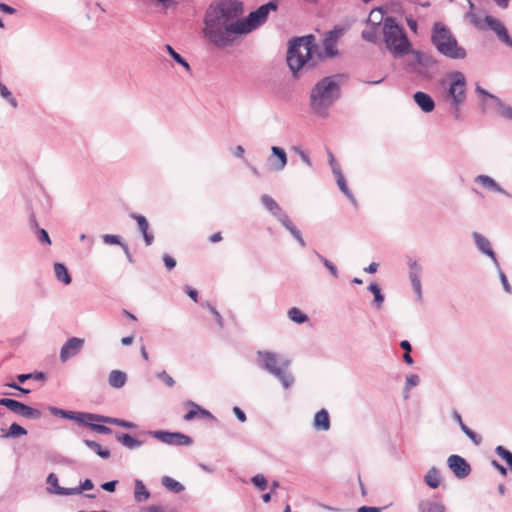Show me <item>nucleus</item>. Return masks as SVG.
Returning <instances> with one entry per match:
<instances>
[{
    "instance_id": "obj_1",
    "label": "nucleus",
    "mask_w": 512,
    "mask_h": 512,
    "mask_svg": "<svg viewBox=\"0 0 512 512\" xmlns=\"http://www.w3.org/2000/svg\"><path fill=\"white\" fill-rule=\"evenodd\" d=\"M277 5L269 2L242 18L244 5L239 0H214L204 14V36L217 47H227L240 35L248 34L267 19Z\"/></svg>"
},
{
    "instance_id": "obj_2",
    "label": "nucleus",
    "mask_w": 512,
    "mask_h": 512,
    "mask_svg": "<svg viewBox=\"0 0 512 512\" xmlns=\"http://www.w3.org/2000/svg\"><path fill=\"white\" fill-rule=\"evenodd\" d=\"M322 59L312 35L294 40L287 53V63L296 76L301 69L313 68Z\"/></svg>"
},
{
    "instance_id": "obj_3",
    "label": "nucleus",
    "mask_w": 512,
    "mask_h": 512,
    "mask_svg": "<svg viewBox=\"0 0 512 512\" xmlns=\"http://www.w3.org/2000/svg\"><path fill=\"white\" fill-rule=\"evenodd\" d=\"M431 42L436 50L447 58L459 60L467 55L465 48L459 45L451 30L442 22L434 23Z\"/></svg>"
},
{
    "instance_id": "obj_4",
    "label": "nucleus",
    "mask_w": 512,
    "mask_h": 512,
    "mask_svg": "<svg viewBox=\"0 0 512 512\" xmlns=\"http://www.w3.org/2000/svg\"><path fill=\"white\" fill-rule=\"evenodd\" d=\"M383 38L388 50L395 56L401 57L411 51V43L403 29L395 19L388 17L383 22Z\"/></svg>"
},
{
    "instance_id": "obj_5",
    "label": "nucleus",
    "mask_w": 512,
    "mask_h": 512,
    "mask_svg": "<svg viewBox=\"0 0 512 512\" xmlns=\"http://www.w3.org/2000/svg\"><path fill=\"white\" fill-rule=\"evenodd\" d=\"M340 87L333 76L319 81L311 91L310 101L313 110L322 114L339 97Z\"/></svg>"
},
{
    "instance_id": "obj_6",
    "label": "nucleus",
    "mask_w": 512,
    "mask_h": 512,
    "mask_svg": "<svg viewBox=\"0 0 512 512\" xmlns=\"http://www.w3.org/2000/svg\"><path fill=\"white\" fill-rule=\"evenodd\" d=\"M261 359L262 367L277 377L285 388H288L293 383L294 379L288 372L290 362L288 360L280 359L275 353L272 352H258Z\"/></svg>"
},
{
    "instance_id": "obj_7",
    "label": "nucleus",
    "mask_w": 512,
    "mask_h": 512,
    "mask_svg": "<svg viewBox=\"0 0 512 512\" xmlns=\"http://www.w3.org/2000/svg\"><path fill=\"white\" fill-rule=\"evenodd\" d=\"M0 405L5 406L15 414L28 419H39L42 416V413L38 409L27 406L14 399L1 398Z\"/></svg>"
},
{
    "instance_id": "obj_8",
    "label": "nucleus",
    "mask_w": 512,
    "mask_h": 512,
    "mask_svg": "<svg viewBox=\"0 0 512 512\" xmlns=\"http://www.w3.org/2000/svg\"><path fill=\"white\" fill-rule=\"evenodd\" d=\"M452 82L449 88V96L453 99V103L456 106V118L459 117L458 106L465 99V78L462 73L456 72L452 76Z\"/></svg>"
},
{
    "instance_id": "obj_9",
    "label": "nucleus",
    "mask_w": 512,
    "mask_h": 512,
    "mask_svg": "<svg viewBox=\"0 0 512 512\" xmlns=\"http://www.w3.org/2000/svg\"><path fill=\"white\" fill-rule=\"evenodd\" d=\"M152 435L161 442L169 445L188 446L192 443V439L182 433L155 431Z\"/></svg>"
},
{
    "instance_id": "obj_10",
    "label": "nucleus",
    "mask_w": 512,
    "mask_h": 512,
    "mask_svg": "<svg viewBox=\"0 0 512 512\" xmlns=\"http://www.w3.org/2000/svg\"><path fill=\"white\" fill-rule=\"evenodd\" d=\"M447 463L454 475L458 478L467 477L471 471L470 465L459 455H451Z\"/></svg>"
},
{
    "instance_id": "obj_11",
    "label": "nucleus",
    "mask_w": 512,
    "mask_h": 512,
    "mask_svg": "<svg viewBox=\"0 0 512 512\" xmlns=\"http://www.w3.org/2000/svg\"><path fill=\"white\" fill-rule=\"evenodd\" d=\"M84 344V339L73 337L67 340V342L62 346L60 352V358L62 362H66L71 357L77 355L82 349Z\"/></svg>"
},
{
    "instance_id": "obj_12",
    "label": "nucleus",
    "mask_w": 512,
    "mask_h": 512,
    "mask_svg": "<svg viewBox=\"0 0 512 512\" xmlns=\"http://www.w3.org/2000/svg\"><path fill=\"white\" fill-rule=\"evenodd\" d=\"M477 93L480 95H484L486 97H489L492 99L495 103V109L498 115H500L503 118L512 120V107L508 106L507 104L503 103L499 98L496 96L489 94L487 91H485L481 87L476 88Z\"/></svg>"
},
{
    "instance_id": "obj_13",
    "label": "nucleus",
    "mask_w": 512,
    "mask_h": 512,
    "mask_svg": "<svg viewBox=\"0 0 512 512\" xmlns=\"http://www.w3.org/2000/svg\"><path fill=\"white\" fill-rule=\"evenodd\" d=\"M485 23L497 34L500 40L512 47V39L508 35L505 26L498 19L487 16L485 17Z\"/></svg>"
},
{
    "instance_id": "obj_14",
    "label": "nucleus",
    "mask_w": 512,
    "mask_h": 512,
    "mask_svg": "<svg viewBox=\"0 0 512 512\" xmlns=\"http://www.w3.org/2000/svg\"><path fill=\"white\" fill-rule=\"evenodd\" d=\"M185 406L190 408L188 410V412L184 415V420H186V421H191V420L195 419L196 417H200V418H211L212 417L211 413L208 410L203 409L202 407H200L198 404L194 403L193 401H187L185 403Z\"/></svg>"
},
{
    "instance_id": "obj_15",
    "label": "nucleus",
    "mask_w": 512,
    "mask_h": 512,
    "mask_svg": "<svg viewBox=\"0 0 512 512\" xmlns=\"http://www.w3.org/2000/svg\"><path fill=\"white\" fill-rule=\"evenodd\" d=\"M341 35L342 29H334L327 33L326 37L324 38L323 45L328 56H334L336 54V42Z\"/></svg>"
},
{
    "instance_id": "obj_16",
    "label": "nucleus",
    "mask_w": 512,
    "mask_h": 512,
    "mask_svg": "<svg viewBox=\"0 0 512 512\" xmlns=\"http://www.w3.org/2000/svg\"><path fill=\"white\" fill-rule=\"evenodd\" d=\"M416 104L426 113L433 111L435 104L433 99L424 92H416L414 94Z\"/></svg>"
},
{
    "instance_id": "obj_17",
    "label": "nucleus",
    "mask_w": 512,
    "mask_h": 512,
    "mask_svg": "<svg viewBox=\"0 0 512 512\" xmlns=\"http://www.w3.org/2000/svg\"><path fill=\"white\" fill-rule=\"evenodd\" d=\"M314 428L320 431H327L330 428L329 414L325 409H321L314 416Z\"/></svg>"
},
{
    "instance_id": "obj_18",
    "label": "nucleus",
    "mask_w": 512,
    "mask_h": 512,
    "mask_svg": "<svg viewBox=\"0 0 512 512\" xmlns=\"http://www.w3.org/2000/svg\"><path fill=\"white\" fill-rule=\"evenodd\" d=\"M272 155L276 157V160L272 163L273 169L276 171H281L285 168L287 164V155L284 149L273 146Z\"/></svg>"
},
{
    "instance_id": "obj_19",
    "label": "nucleus",
    "mask_w": 512,
    "mask_h": 512,
    "mask_svg": "<svg viewBox=\"0 0 512 512\" xmlns=\"http://www.w3.org/2000/svg\"><path fill=\"white\" fill-rule=\"evenodd\" d=\"M473 238L479 250H481L484 254L488 255L492 259H495V254L487 238L477 232L473 233Z\"/></svg>"
},
{
    "instance_id": "obj_20",
    "label": "nucleus",
    "mask_w": 512,
    "mask_h": 512,
    "mask_svg": "<svg viewBox=\"0 0 512 512\" xmlns=\"http://www.w3.org/2000/svg\"><path fill=\"white\" fill-rule=\"evenodd\" d=\"M149 497H150V492L148 491V489L146 488L144 483L141 480L136 479L135 480V488H134L135 500L140 503V502H144V501L148 500Z\"/></svg>"
},
{
    "instance_id": "obj_21",
    "label": "nucleus",
    "mask_w": 512,
    "mask_h": 512,
    "mask_svg": "<svg viewBox=\"0 0 512 512\" xmlns=\"http://www.w3.org/2000/svg\"><path fill=\"white\" fill-rule=\"evenodd\" d=\"M94 487L92 481L90 479H86L79 487L75 488H59L57 492L59 495H73L81 493L84 490H91Z\"/></svg>"
},
{
    "instance_id": "obj_22",
    "label": "nucleus",
    "mask_w": 512,
    "mask_h": 512,
    "mask_svg": "<svg viewBox=\"0 0 512 512\" xmlns=\"http://www.w3.org/2000/svg\"><path fill=\"white\" fill-rule=\"evenodd\" d=\"M281 223L295 237V239L300 243V245L304 247L305 241L303 240L300 231L293 225L289 217L284 215L281 218Z\"/></svg>"
},
{
    "instance_id": "obj_23",
    "label": "nucleus",
    "mask_w": 512,
    "mask_h": 512,
    "mask_svg": "<svg viewBox=\"0 0 512 512\" xmlns=\"http://www.w3.org/2000/svg\"><path fill=\"white\" fill-rule=\"evenodd\" d=\"M127 380L126 374L119 370H113L109 375V384L114 388H121Z\"/></svg>"
},
{
    "instance_id": "obj_24",
    "label": "nucleus",
    "mask_w": 512,
    "mask_h": 512,
    "mask_svg": "<svg viewBox=\"0 0 512 512\" xmlns=\"http://www.w3.org/2000/svg\"><path fill=\"white\" fill-rule=\"evenodd\" d=\"M1 432H2L1 435L6 438H8V437L15 438V437L24 436L27 434V430L17 423L11 424V426L9 427V429L7 431L2 429Z\"/></svg>"
},
{
    "instance_id": "obj_25",
    "label": "nucleus",
    "mask_w": 512,
    "mask_h": 512,
    "mask_svg": "<svg viewBox=\"0 0 512 512\" xmlns=\"http://www.w3.org/2000/svg\"><path fill=\"white\" fill-rule=\"evenodd\" d=\"M54 273L56 278L64 284L68 285L71 283V277L67 271V268L63 264L56 263L54 265Z\"/></svg>"
},
{
    "instance_id": "obj_26",
    "label": "nucleus",
    "mask_w": 512,
    "mask_h": 512,
    "mask_svg": "<svg viewBox=\"0 0 512 512\" xmlns=\"http://www.w3.org/2000/svg\"><path fill=\"white\" fill-rule=\"evenodd\" d=\"M334 174L337 177V184L340 188V190L353 202H355L354 196L350 192V190L347 187L346 181L344 179V176L340 170V168H334Z\"/></svg>"
},
{
    "instance_id": "obj_27",
    "label": "nucleus",
    "mask_w": 512,
    "mask_h": 512,
    "mask_svg": "<svg viewBox=\"0 0 512 512\" xmlns=\"http://www.w3.org/2000/svg\"><path fill=\"white\" fill-rule=\"evenodd\" d=\"M425 482L429 487L433 489L437 488L440 485L439 471L435 467H432L427 472V474L425 475Z\"/></svg>"
},
{
    "instance_id": "obj_28",
    "label": "nucleus",
    "mask_w": 512,
    "mask_h": 512,
    "mask_svg": "<svg viewBox=\"0 0 512 512\" xmlns=\"http://www.w3.org/2000/svg\"><path fill=\"white\" fill-rule=\"evenodd\" d=\"M116 438L121 444H123L125 447L129 449H133L141 445L140 441H138L129 434H118Z\"/></svg>"
},
{
    "instance_id": "obj_29",
    "label": "nucleus",
    "mask_w": 512,
    "mask_h": 512,
    "mask_svg": "<svg viewBox=\"0 0 512 512\" xmlns=\"http://www.w3.org/2000/svg\"><path fill=\"white\" fill-rule=\"evenodd\" d=\"M288 317L291 321L302 324L308 320V317L305 313H303L299 308L292 307L288 311Z\"/></svg>"
},
{
    "instance_id": "obj_30",
    "label": "nucleus",
    "mask_w": 512,
    "mask_h": 512,
    "mask_svg": "<svg viewBox=\"0 0 512 512\" xmlns=\"http://www.w3.org/2000/svg\"><path fill=\"white\" fill-rule=\"evenodd\" d=\"M162 484L168 490L176 492V493L181 492L184 489V487L181 483H179L178 481H176L175 479H173L169 476H164L162 478Z\"/></svg>"
},
{
    "instance_id": "obj_31",
    "label": "nucleus",
    "mask_w": 512,
    "mask_h": 512,
    "mask_svg": "<svg viewBox=\"0 0 512 512\" xmlns=\"http://www.w3.org/2000/svg\"><path fill=\"white\" fill-rule=\"evenodd\" d=\"M476 182L481 184L483 187H485L487 189H492V190H496V191L501 190L500 187L498 186V184L492 178H490L489 176H486V175H479L476 178Z\"/></svg>"
},
{
    "instance_id": "obj_32",
    "label": "nucleus",
    "mask_w": 512,
    "mask_h": 512,
    "mask_svg": "<svg viewBox=\"0 0 512 512\" xmlns=\"http://www.w3.org/2000/svg\"><path fill=\"white\" fill-rule=\"evenodd\" d=\"M85 445L94 450L101 458L107 459L110 456L108 449H103L100 444L91 440H84Z\"/></svg>"
},
{
    "instance_id": "obj_33",
    "label": "nucleus",
    "mask_w": 512,
    "mask_h": 512,
    "mask_svg": "<svg viewBox=\"0 0 512 512\" xmlns=\"http://www.w3.org/2000/svg\"><path fill=\"white\" fill-rule=\"evenodd\" d=\"M165 49L177 63H179L186 69V71L189 72L191 70V67L188 64V62L179 53H177L170 45H165Z\"/></svg>"
},
{
    "instance_id": "obj_34",
    "label": "nucleus",
    "mask_w": 512,
    "mask_h": 512,
    "mask_svg": "<svg viewBox=\"0 0 512 512\" xmlns=\"http://www.w3.org/2000/svg\"><path fill=\"white\" fill-rule=\"evenodd\" d=\"M261 201L263 205L273 214H278V212L281 211L279 205L276 203V201L270 197L269 195H263L261 198Z\"/></svg>"
},
{
    "instance_id": "obj_35",
    "label": "nucleus",
    "mask_w": 512,
    "mask_h": 512,
    "mask_svg": "<svg viewBox=\"0 0 512 512\" xmlns=\"http://www.w3.org/2000/svg\"><path fill=\"white\" fill-rule=\"evenodd\" d=\"M419 507L421 512H445L443 505L434 502H423Z\"/></svg>"
},
{
    "instance_id": "obj_36",
    "label": "nucleus",
    "mask_w": 512,
    "mask_h": 512,
    "mask_svg": "<svg viewBox=\"0 0 512 512\" xmlns=\"http://www.w3.org/2000/svg\"><path fill=\"white\" fill-rule=\"evenodd\" d=\"M94 414L90 413H76L72 411H65L64 417L67 419L75 420L77 422H85V418H94Z\"/></svg>"
},
{
    "instance_id": "obj_37",
    "label": "nucleus",
    "mask_w": 512,
    "mask_h": 512,
    "mask_svg": "<svg viewBox=\"0 0 512 512\" xmlns=\"http://www.w3.org/2000/svg\"><path fill=\"white\" fill-rule=\"evenodd\" d=\"M495 452L499 457L506 461L512 471V452L503 446H497Z\"/></svg>"
},
{
    "instance_id": "obj_38",
    "label": "nucleus",
    "mask_w": 512,
    "mask_h": 512,
    "mask_svg": "<svg viewBox=\"0 0 512 512\" xmlns=\"http://www.w3.org/2000/svg\"><path fill=\"white\" fill-rule=\"evenodd\" d=\"M383 19V11L380 8L373 9L368 17V22L373 24L374 27L379 25Z\"/></svg>"
},
{
    "instance_id": "obj_39",
    "label": "nucleus",
    "mask_w": 512,
    "mask_h": 512,
    "mask_svg": "<svg viewBox=\"0 0 512 512\" xmlns=\"http://www.w3.org/2000/svg\"><path fill=\"white\" fill-rule=\"evenodd\" d=\"M103 241L106 243V244H110V245H121L123 246L124 250L126 253H128V247L127 245H123L121 242H120V238L119 236L117 235H110V234H106L103 236Z\"/></svg>"
},
{
    "instance_id": "obj_40",
    "label": "nucleus",
    "mask_w": 512,
    "mask_h": 512,
    "mask_svg": "<svg viewBox=\"0 0 512 512\" xmlns=\"http://www.w3.org/2000/svg\"><path fill=\"white\" fill-rule=\"evenodd\" d=\"M251 481L260 490H265L267 488V480L261 474L255 475Z\"/></svg>"
},
{
    "instance_id": "obj_41",
    "label": "nucleus",
    "mask_w": 512,
    "mask_h": 512,
    "mask_svg": "<svg viewBox=\"0 0 512 512\" xmlns=\"http://www.w3.org/2000/svg\"><path fill=\"white\" fill-rule=\"evenodd\" d=\"M362 37L369 42H376L377 40V31L375 27H371L370 29H366L362 32Z\"/></svg>"
},
{
    "instance_id": "obj_42",
    "label": "nucleus",
    "mask_w": 512,
    "mask_h": 512,
    "mask_svg": "<svg viewBox=\"0 0 512 512\" xmlns=\"http://www.w3.org/2000/svg\"><path fill=\"white\" fill-rule=\"evenodd\" d=\"M369 290L373 293L374 298H375V302L378 305H381L383 300H384V298L381 295V291H380V288L378 287V285L377 284H370L369 285Z\"/></svg>"
},
{
    "instance_id": "obj_43",
    "label": "nucleus",
    "mask_w": 512,
    "mask_h": 512,
    "mask_svg": "<svg viewBox=\"0 0 512 512\" xmlns=\"http://www.w3.org/2000/svg\"><path fill=\"white\" fill-rule=\"evenodd\" d=\"M158 378L168 387L175 385V380L166 371L158 373Z\"/></svg>"
},
{
    "instance_id": "obj_44",
    "label": "nucleus",
    "mask_w": 512,
    "mask_h": 512,
    "mask_svg": "<svg viewBox=\"0 0 512 512\" xmlns=\"http://www.w3.org/2000/svg\"><path fill=\"white\" fill-rule=\"evenodd\" d=\"M47 483L50 486V489L52 490V492H54L56 494H59L57 492V490H59V488H61V487L58 485V478H57V476L55 474L51 473L48 476Z\"/></svg>"
},
{
    "instance_id": "obj_45",
    "label": "nucleus",
    "mask_w": 512,
    "mask_h": 512,
    "mask_svg": "<svg viewBox=\"0 0 512 512\" xmlns=\"http://www.w3.org/2000/svg\"><path fill=\"white\" fill-rule=\"evenodd\" d=\"M206 306L209 309V311L213 314V316L215 318V321L217 322L218 326L220 328H223L224 323H223V318L220 315V313L213 306H211L210 304L207 303Z\"/></svg>"
},
{
    "instance_id": "obj_46",
    "label": "nucleus",
    "mask_w": 512,
    "mask_h": 512,
    "mask_svg": "<svg viewBox=\"0 0 512 512\" xmlns=\"http://www.w3.org/2000/svg\"><path fill=\"white\" fill-rule=\"evenodd\" d=\"M0 94L2 95V97L6 98L7 100L10 101V103L15 107L16 106V100L15 98L12 97V94L11 92L7 89L6 86L2 85L0 87Z\"/></svg>"
},
{
    "instance_id": "obj_47",
    "label": "nucleus",
    "mask_w": 512,
    "mask_h": 512,
    "mask_svg": "<svg viewBox=\"0 0 512 512\" xmlns=\"http://www.w3.org/2000/svg\"><path fill=\"white\" fill-rule=\"evenodd\" d=\"M135 219L138 223L141 233L147 232L148 231V222H147L146 218L144 216L138 215V216H135Z\"/></svg>"
},
{
    "instance_id": "obj_48",
    "label": "nucleus",
    "mask_w": 512,
    "mask_h": 512,
    "mask_svg": "<svg viewBox=\"0 0 512 512\" xmlns=\"http://www.w3.org/2000/svg\"><path fill=\"white\" fill-rule=\"evenodd\" d=\"M163 261L168 270H172L176 266V260L168 254H164Z\"/></svg>"
},
{
    "instance_id": "obj_49",
    "label": "nucleus",
    "mask_w": 512,
    "mask_h": 512,
    "mask_svg": "<svg viewBox=\"0 0 512 512\" xmlns=\"http://www.w3.org/2000/svg\"><path fill=\"white\" fill-rule=\"evenodd\" d=\"M106 421L110 422V423H115L116 425L124 427V428H134L135 427V425L133 423L125 421V420L113 419V420H106Z\"/></svg>"
},
{
    "instance_id": "obj_50",
    "label": "nucleus",
    "mask_w": 512,
    "mask_h": 512,
    "mask_svg": "<svg viewBox=\"0 0 512 512\" xmlns=\"http://www.w3.org/2000/svg\"><path fill=\"white\" fill-rule=\"evenodd\" d=\"M39 240L47 245L51 244L50 237L45 229H38Z\"/></svg>"
},
{
    "instance_id": "obj_51",
    "label": "nucleus",
    "mask_w": 512,
    "mask_h": 512,
    "mask_svg": "<svg viewBox=\"0 0 512 512\" xmlns=\"http://www.w3.org/2000/svg\"><path fill=\"white\" fill-rule=\"evenodd\" d=\"M321 260L323 261L324 265L329 269V271L331 272V274L334 276V277H337L338 275V272H337V268L336 266L331 263L329 260L321 257Z\"/></svg>"
},
{
    "instance_id": "obj_52",
    "label": "nucleus",
    "mask_w": 512,
    "mask_h": 512,
    "mask_svg": "<svg viewBox=\"0 0 512 512\" xmlns=\"http://www.w3.org/2000/svg\"><path fill=\"white\" fill-rule=\"evenodd\" d=\"M91 428L99 433L102 434H108L111 432V429L104 426V425H98V424H90Z\"/></svg>"
},
{
    "instance_id": "obj_53",
    "label": "nucleus",
    "mask_w": 512,
    "mask_h": 512,
    "mask_svg": "<svg viewBox=\"0 0 512 512\" xmlns=\"http://www.w3.org/2000/svg\"><path fill=\"white\" fill-rule=\"evenodd\" d=\"M466 435L472 440L474 444L478 445L481 443V437L471 429L469 431H466Z\"/></svg>"
},
{
    "instance_id": "obj_54",
    "label": "nucleus",
    "mask_w": 512,
    "mask_h": 512,
    "mask_svg": "<svg viewBox=\"0 0 512 512\" xmlns=\"http://www.w3.org/2000/svg\"><path fill=\"white\" fill-rule=\"evenodd\" d=\"M117 481H110L102 484V488L108 492H114L116 489Z\"/></svg>"
},
{
    "instance_id": "obj_55",
    "label": "nucleus",
    "mask_w": 512,
    "mask_h": 512,
    "mask_svg": "<svg viewBox=\"0 0 512 512\" xmlns=\"http://www.w3.org/2000/svg\"><path fill=\"white\" fill-rule=\"evenodd\" d=\"M233 412L241 422L246 421V415L239 407H234Z\"/></svg>"
},
{
    "instance_id": "obj_56",
    "label": "nucleus",
    "mask_w": 512,
    "mask_h": 512,
    "mask_svg": "<svg viewBox=\"0 0 512 512\" xmlns=\"http://www.w3.org/2000/svg\"><path fill=\"white\" fill-rule=\"evenodd\" d=\"M500 278H501V282H502L504 290L507 293H512V287L508 283V280H507L506 276L504 274H501Z\"/></svg>"
},
{
    "instance_id": "obj_57",
    "label": "nucleus",
    "mask_w": 512,
    "mask_h": 512,
    "mask_svg": "<svg viewBox=\"0 0 512 512\" xmlns=\"http://www.w3.org/2000/svg\"><path fill=\"white\" fill-rule=\"evenodd\" d=\"M407 25L413 32H417V21L412 17L406 18Z\"/></svg>"
},
{
    "instance_id": "obj_58",
    "label": "nucleus",
    "mask_w": 512,
    "mask_h": 512,
    "mask_svg": "<svg viewBox=\"0 0 512 512\" xmlns=\"http://www.w3.org/2000/svg\"><path fill=\"white\" fill-rule=\"evenodd\" d=\"M492 464L501 473L502 476H506L507 475V469L503 465L499 464L495 460L492 461Z\"/></svg>"
},
{
    "instance_id": "obj_59",
    "label": "nucleus",
    "mask_w": 512,
    "mask_h": 512,
    "mask_svg": "<svg viewBox=\"0 0 512 512\" xmlns=\"http://www.w3.org/2000/svg\"><path fill=\"white\" fill-rule=\"evenodd\" d=\"M358 512H380L378 507L362 506L358 509Z\"/></svg>"
},
{
    "instance_id": "obj_60",
    "label": "nucleus",
    "mask_w": 512,
    "mask_h": 512,
    "mask_svg": "<svg viewBox=\"0 0 512 512\" xmlns=\"http://www.w3.org/2000/svg\"><path fill=\"white\" fill-rule=\"evenodd\" d=\"M0 11L8 13V14H13L15 12V9L10 7L7 4L0 3Z\"/></svg>"
},
{
    "instance_id": "obj_61",
    "label": "nucleus",
    "mask_w": 512,
    "mask_h": 512,
    "mask_svg": "<svg viewBox=\"0 0 512 512\" xmlns=\"http://www.w3.org/2000/svg\"><path fill=\"white\" fill-rule=\"evenodd\" d=\"M188 296L195 302L198 301V292L195 289L188 288L187 289Z\"/></svg>"
},
{
    "instance_id": "obj_62",
    "label": "nucleus",
    "mask_w": 512,
    "mask_h": 512,
    "mask_svg": "<svg viewBox=\"0 0 512 512\" xmlns=\"http://www.w3.org/2000/svg\"><path fill=\"white\" fill-rule=\"evenodd\" d=\"M142 235L144 237L146 245H151L153 242V239H154L153 235L151 233H149L148 231L142 233Z\"/></svg>"
},
{
    "instance_id": "obj_63",
    "label": "nucleus",
    "mask_w": 512,
    "mask_h": 512,
    "mask_svg": "<svg viewBox=\"0 0 512 512\" xmlns=\"http://www.w3.org/2000/svg\"><path fill=\"white\" fill-rule=\"evenodd\" d=\"M209 240L212 242V243H217V242H220L222 240V235L220 232H217V233H214L210 236Z\"/></svg>"
},
{
    "instance_id": "obj_64",
    "label": "nucleus",
    "mask_w": 512,
    "mask_h": 512,
    "mask_svg": "<svg viewBox=\"0 0 512 512\" xmlns=\"http://www.w3.org/2000/svg\"><path fill=\"white\" fill-rule=\"evenodd\" d=\"M400 346H401L402 349L405 350V353L406 352H411V344L407 340H403L400 343Z\"/></svg>"
}]
</instances>
